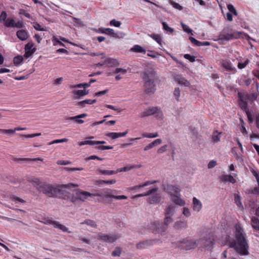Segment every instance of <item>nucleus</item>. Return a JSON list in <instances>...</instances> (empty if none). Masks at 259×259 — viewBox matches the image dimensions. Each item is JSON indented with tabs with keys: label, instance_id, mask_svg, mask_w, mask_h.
Segmentation results:
<instances>
[{
	"label": "nucleus",
	"instance_id": "f257e3e1",
	"mask_svg": "<svg viewBox=\"0 0 259 259\" xmlns=\"http://www.w3.org/2000/svg\"><path fill=\"white\" fill-rule=\"evenodd\" d=\"M235 228V240L229 242V247L234 248L236 251L241 255H247L249 253L246 235L240 224H236Z\"/></svg>",
	"mask_w": 259,
	"mask_h": 259
},
{
	"label": "nucleus",
	"instance_id": "f03ea898",
	"mask_svg": "<svg viewBox=\"0 0 259 259\" xmlns=\"http://www.w3.org/2000/svg\"><path fill=\"white\" fill-rule=\"evenodd\" d=\"M144 80V91L148 95L153 94L156 91V84L154 83L156 79V72L153 69H150L142 72Z\"/></svg>",
	"mask_w": 259,
	"mask_h": 259
},
{
	"label": "nucleus",
	"instance_id": "7ed1b4c3",
	"mask_svg": "<svg viewBox=\"0 0 259 259\" xmlns=\"http://www.w3.org/2000/svg\"><path fill=\"white\" fill-rule=\"evenodd\" d=\"M95 196H100V195L94 194L80 189H77L73 192L70 200L72 203L77 204L84 202L89 197H95Z\"/></svg>",
	"mask_w": 259,
	"mask_h": 259
},
{
	"label": "nucleus",
	"instance_id": "20e7f679",
	"mask_svg": "<svg viewBox=\"0 0 259 259\" xmlns=\"http://www.w3.org/2000/svg\"><path fill=\"white\" fill-rule=\"evenodd\" d=\"M102 192L95 193L94 194H99L100 196H97L98 197H102L107 202L111 201L112 199H115L116 200H121L126 199L127 197L125 195H116V194L118 192L116 190H111L110 189H104L102 190Z\"/></svg>",
	"mask_w": 259,
	"mask_h": 259
},
{
	"label": "nucleus",
	"instance_id": "39448f33",
	"mask_svg": "<svg viewBox=\"0 0 259 259\" xmlns=\"http://www.w3.org/2000/svg\"><path fill=\"white\" fill-rule=\"evenodd\" d=\"M78 186L77 184L69 183L67 185L58 186L57 189H59L56 192L55 197H59L64 199H67L71 198L69 193L67 191V189H70L72 187H77Z\"/></svg>",
	"mask_w": 259,
	"mask_h": 259
},
{
	"label": "nucleus",
	"instance_id": "423d86ee",
	"mask_svg": "<svg viewBox=\"0 0 259 259\" xmlns=\"http://www.w3.org/2000/svg\"><path fill=\"white\" fill-rule=\"evenodd\" d=\"M57 189V186L54 187L53 185L47 183L41 184L38 188L39 191L50 197H55L56 192L59 190V189Z\"/></svg>",
	"mask_w": 259,
	"mask_h": 259
},
{
	"label": "nucleus",
	"instance_id": "0eeeda50",
	"mask_svg": "<svg viewBox=\"0 0 259 259\" xmlns=\"http://www.w3.org/2000/svg\"><path fill=\"white\" fill-rule=\"evenodd\" d=\"M155 115L158 119H162L163 113L160 109L157 107L148 108L140 113V117L144 118L149 116Z\"/></svg>",
	"mask_w": 259,
	"mask_h": 259
},
{
	"label": "nucleus",
	"instance_id": "6e6552de",
	"mask_svg": "<svg viewBox=\"0 0 259 259\" xmlns=\"http://www.w3.org/2000/svg\"><path fill=\"white\" fill-rule=\"evenodd\" d=\"M198 244L197 240L184 239L180 241L178 247L180 249L188 250L196 247Z\"/></svg>",
	"mask_w": 259,
	"mask_h": 259
},
{
	"label": "nucleus",
	"instance_id": "1a4fd4ad",
	"mask_svg": "<svg viewBox=\"0 0 259 259\" xmlns=\"http://www.w3.org/2000/svg\"><path fill=\"white\" fill-rule=\"evenodd\" d=\"M158 239H147L139 242L136 244L137 249H145L152 246Z\"/></svg>",
	"mask_w": 259,
	"mask_h": 259
},
{
	"label": "nucleus",
	"instance_id": "9d476101",
	"mask_svg": "<svg viewBox=\"0 0 259 259\" xmlns=\"http://www.w3.org/2000/svg\"><path fill=\"white\" fill-rule=\"evenodd\" d=\"M202 246L207 250H211L214 244V240L212 235L206 236L201 240Z\"/></svg>",
	"mask_w": 259,
	"mask_h": 259
},
{
	"label": "nucleus",
	"instance_id": "9b49d317",
	"mask_svg": "<svg viewBox=\"0 0 259 259\" xmlns=\"http://www.w3.org/2000/svg\"><path fill=\"white\" fill-rule=\"evenodd\" d=\"M5 25L7 27L18 28H21L24 26L22 22L19 21L17 22H16L12 18H8L5 22Z\"/></svg>",
	"mask_w": 259,
	"mask_h": 259
},
{
	"label": "nucleus",
	"instance_id": "f8f14e48",
	"mask_svg": "<svg viewBox=\"0 0 259 259\" xmlns=\"http://www.w3.org/2000/svg\"><path fill=\"white\" fill-rule=\"evenodd\" d=\"M164 190L172 197L174 195L179 194L180 193V189L178 186L173 185H167L164 188Z\"/></svg>",
	"mask_w": 259,
	"mask_h": 259
},
{
	"label": "nucleus",
	"instance_id": "ddd939ff",
	"mask_svg": "<svg viewBox=\"0 0 259 259\" xmlns=\"http://www.w3.org/2000/svg\"><path fill=\"white\" fill-rule=\"evenodd\" d=\"M119 237L117 235H99L98 239L104 242L113 243L115 242Z\"/></svg>",
	"mask_w": 259,
	"mask_h": 259
},
{
	"label": "nucleus",
	"instance_id": "4468645a",
	"mask_svg": "<svg viewBox=\"0 0 259 259\" xmlns=\"http://www.w3.org/2000/svg\"><path fill=\"white\" fill-rule=\"evenodd\" d=\"M174 78L180 85L188 87L190 85V82L184 77L181 74H174Z\"/></svg>",
	"mask_w": 259,
	"mask_h": 259
},
{
	"label": "nucleus",
	"instance_id": "2eb2a0df",
	"mask_svg": "<svg viewBox=\"0 0 259 259\" xmlns=\"http://www.w3.org/2000/svg\"><path fill=\"white\" fill-rule=\"evenodd\" d=\"M161 199V195L159 193L152 194L149 195L147 199V202L150 204H157L160 203Z\"/></svg>",
	"mask_w": 259,
	"mask_h": 259
},
{
	"label": "nucleus",
	"instance_id": "dca6fc26",
	"mask_svg": "<svg viewBox=\"0 0 259 259\" xmlns=\"http://www.w3.org/2000/svg\"><path fill=\"white\" fill-rule=\"evenodd\" d=\"M238 96L239 97L238 104L240 108L244 111L248 110V104L246 96L242 95L240 93H238Z\"/></svg>",
	"mask_w": 259,
	"mask_h": 259
},
{
	"label": "nucleus",
	"instance_id": "f3484780",
	"mask_svg": "<svg viewBox=\"0 0 259 259\" xmlns=\"http://www.w3.org/2000/svg\"><path fill=\"white\" fill-rule=\"evenodd\" d=\"M34 45L32 42H29L25 46V53L24 57L29 58L31 57L36 51V49L33 47Z\"/></svg>",
	"mask_w": 259,
	"mask_h": 259
},
{
	"label": "nucleus",
	"instance_id": "a211bd4d",
	"mask_svg": "<svg viewBox=\"0 0 259 259\" xmlns=\"http://www.w3.org/2000/svg\"><path fill=\"white\" fill-rule=\"evenodd\" d=\"M176 206L173 204H168L164 210V215L172 217L176 211Z\"/></svg>",
	"mask_w": 259,
	"mask_h": 259
},
{
	"label": "nucleus",
	"instance_id": "6ab92c4d",
	"mask_svg": "<svg viewBox=\"0 0 259 259\" xmlns=\"http://www.w3.org/2000/svg\"><path fill=\"white\" fill-rule=\"evenodd\" d=\"M222 65L227 71L232 72L233 73H235L236 72V68L233 66L232 64L229 60H223L222 61Z\"/></svg>",
	"mask_w": 259,
	"mask_h": 259
},
{
	"label": "nucleus",
	"instance_id": "aec40b11",
	"mask_svg": "<svg viewBox=\"0 0 259 259\" xmlns=\"http://www.w3.org/2000/svg\"><path fill=\"white\" fill-rule=\"evenodd\" d=\"M87 116V114L82 113L77 116L69 117L66 118V120H72L74 121L75 123L77 124H82L84 123V120L81 119V118L86 117Z\"/></svg>",
	"mask_w": 259,
	"mask_h": 259
},
{
	"label": "nucleus",
	"instance_id": "412c9836",
	"mask_svg": "<svg viewBox=\"0 0 259 259\" xmlns=\"http://www.w3.org/2000/svg\"><path fill=\"white\" fill-rule=\"evenodd\" d=\"M171 201L176 205L183 206L186 204L185 201L181 198L180 193L171 197Z\"/></svg>",
	"mask_w": 259,
	"mask_h": 259
},
{
	"label": "nucleus",
	"instance_id": "4be33fe9",
	"mask_svg": "<svg viewBox=\"0 0 259 259\" xmlns=\"http://www.w3.org/2000/svg\"><path fill=\"white\" fill-rule=\"evenodd\" d=\"M220 181L223 183L230 182L232 184L236 183V180L231 175H223L220 178Z\"/></svg>",
	"mask_w": 259,
	"mask_h": 259
},
{
	"label": "nucleus",
	"instance_id": "5701e85b",
	"mask_svg": "<svg viewBox=\"0 0 259 259\" xmlns=\"http://www.w3.org/2000/svg\"><path fill=\"white\" fill-rule=\"evenodd\" d=\"M17 36L21 40H26L29 37V34L27 31L21 29L17 31L16 33Z\"/></svg>",
	"mask_w": 259,
	"mask_h": 259
},
{
	"label": "nucleus",
	"instance_id": "b1692460",
	"mask_svg": "<svg viewBox=\"0 0 259 259\" xmlns=\"http://www.w3.org/2000/svg\"><path fill=\"white\" fill-rule=\"evenodd\" d=\"M73 95L74 96V98L76 99H78L80 97H82L89 94V91H86L85 89L84 90H74L72 92Z\"/></svg>",
	"mask_w": 259,
	"mask_h": 259
},
{
	"label": "nucleus",
	"instance_id": "393cba45",
	"mask_svg": "<svg viewBox=\"0 0 259 259\" xmlns=\"http://www.w3.org/2000/svg\"><path fill=\"white\" fill-rule=\"evenodd\" d=\"M188 227V224L186 221H178L175 223L174 228L177 230L186 229Z\"/></svg>",
	"mask_w": 259,
	"mask_h": 259
},
{
	"label": "nucleus",
	"instance_id": "a878e982",
	"mask_svg": "<svg viewBox=\"0 0 259 259\" xmlns=\"http://www.w3.org/2000/svg\"><path fill=\"white\" fill-rule=\"evenodd\" d=\"M193 209L194 211L199 212L202 208L201 202L196 197L193 198Z\"/></svg>",
	"mask_w": 259,
	"mask_h": 259
},
{
	"label": "nucleus",
	"instance_id": "bb28decb",
	"mask_svg": "<svg viewBox=\"0 0 259 259\" xmlns=\"http://www.w3.org/2000/svg\"><path fill=\"white\" fill-rule=\"evenodd\" d=\"M49 223L52 224L55 228H57L62 230L63 232L70 233L69 231H68V229L66 226L61 224L58 222L50 221Z\"/></svg>",
	"mask_w": 259,
	"mask_h": 259
},
{
	"label": "nucleus",
	"instance_id": "cd10ccee",
	"mask_svg": "<svg viewBox=\"0 0 259 259\" xmlns=\"http://www.w3.org/2000/svg\"><path fill=\"white\" fill-rule=\"evenodd\" d=\"M158 188L157 187L153 188L149 190L148 191H147L146 192H145L144 193L139 194H137V195L134 196L133 197V198H139V197H141L149 196V195H151L152 194H153V193L156 192L158 191Z\"/></svg>",
	"mask_w": 259,
	"mask_h": 259
},
{
	"label": "nucleus",
	"instance_id": "c85d7f7f",
	"mask_svg": "<svg viewBox=\"0 0 259 259\" xmlns=\"http://www.w3.org/2000/svg\"><path fill=\"white\" fill-rule=\"evenodd\" d=\"M104 64L108 65L109 67H115L119 65L117 60L111 58H107L104 61Z\"/></svg>",
	"mask_w": 259,
	"mask_h": 259
},
{
	"label": "nucleus",
	"instance_id": "c756f323",
	"mask_svg": "<svg viewBox=\"0 0 259 259\" xmlns=\"http://www.w3.org/2000/svg\"><path fill=\"white\" fill-rule=\"evenodd\" d=\"M127 133V130L123 133H109L107 134V136L111 138L112 139H116L121 137L125 136Z\"/></svg>",
	"mask_w": 259,
	"mask_h": 259
},
{
	"label": "nucleus",
	"instance_id": "7c9ffc66",
	"mask_svg": "<svg viewBox=\"0 0 259 259\" xmlns=\"http://www.w3.org/2000/svg\"><path fill=\"white\" fill-rule=\"evenodd\" d=\"M189 40L190 41L195 45L196 46L200 47V46H209L210 43L208 41H204V42H201L197 40H196L195 38H194L193 37H190Z\"/></svg>",
	"mask_w": 259,
	"mask_h": 259
},
{
	"label": "nucleus",
	"instance_id": "2f4dec72",
	"mask_svg": "<svg viewBox=\"0 0 259 259\" xmlns=\"http://www.w3.org/2000/svg\"><path fill=\"white\" fill-rule=\"evenodd\" d=\"M141 167V165H133L131 166H126L123 167L118 168L116 170L118 172H120L122 171H130L134 168H140Z\"/></svg>",
	"mask_w": 259,
	"mask_h": 259
},
{
	"label": "nucleus",
	"instance_id": "473e14b6",
	"mask_svg": "<svg viewBox=\"0 0 259 259\" xmlns=\"http://www.w3.org/2000/svg\"><path fill=\"white\" fill-rule=\"evenodd\" d=\"M96 102V99H93V100L87 99V100H84L79 102L77 103V105L81 108H83L85 106L86 104L91 105V104L95 103Z\"/></svg>",
	"mask_w": 259,
	"mask_h": 259
},
{
	"label": "nucleus",
	"instance_id": "72a5a7b5",
	"mask_svg": "<svg viewBox=\"0 0 259 259\" xmlns=\"http://www.w3.org/2000/svg\"><path fill=\"white\" fill-rule=\"evenodd\" d=\"M79 224L80 225H87L93 228H96L97 227L96 223L94 221L90 219H87L84 221L80 222Z\"/></svg>",
	"mask_w": 259,
	"mask_h": 259
},
{
	"label": "nucleus",
	"instance_id": "f704fd0d",
	"mask_svg": "<svg viewBox=\"0 0 259 259\" xmlns=\"http://www.w3.org/2000/svg\"><path fill=\"white\" fill-rule=\"evenodd\" d=\"M251 225L254 229L259 230V220L257 218L252 217L251 218Z\"/></svg>",
	"mask_w": 259,
	"mask_h": 259
},
{
	"label": "nucleus",
	"instance_id": "c9c22d12",
	"mask_svg": "<svg viewBox=\"0 0 259 259\" xmlns=\"http://www.w3.org/2000/svg\"><path fill=\"white\" fill-rule=\"evenodd\" d=\"M98 174H101L104 175H112L117 174V170H103L99 169L97 170Z\"/></svg>",
	"mask_w": 259,
	"mask_h": 259
},
{
	"label": "nucleus",
	"instance_id": "e433bc0d",
	"mask_svg": "<svg viewBox=\"0 0 259 259\" xmlns=\"http://www.w3.org/2000/svg\"><path fill=\"white\" fill-rule=\"evenodd\" d=\"M160 223L157 221L152 222L147 226L148 229L153 233H156L157 226H159Z\"/></svg>",
	"mask_w": 259,
	"mask_h": 259
},
{
	"label": "nucleus",
	"instance_id": "4c0bfd02",
	"mask_svg": "<svg viewBox=\"0 0 259 259\" xmlns=\"http://www.w3.org/2000/svg\"><path fill=\"white\" fill-rule=\"evenodd\" d=\"M131 50L132 52L136 53H145L146 50L139 45H135L133 48H131Z\"/></svg>",
	"mask_w": 259,
	"mask_h": 259
},
{
	"label": "nucleus",
	"instance_id": "58836bf2",
	"mask_svg": "<svg viewBox=\"0 0 259 259\" xmlns=\"http://www.w3.org/2000/svg\"><path fill=\"white\" fill-rule=\"evenodd\" d=\"M167 227L165 226L164 224H160L159 226H157L156 233L161 235L164 234V233L167 230Z\"/></svg>",
	"mask_w": 259,
	"mask_h": 259
},
{
	"label": "nucleus",
	"instance_id": "ea45409f",
	"mask_svg": "<svg viewBox=\"0 0 259 259\" xmlns=\"http://www.w3.org/2000/svg\"><path fill=\"white\" fill-rule=\"evenodd\" d=\"M27 180L31 183L34 184L37 186H40L41 185V182L39 179L35 177H28L27 179Z\"/></svg>",
	"mask_w": 259,
	"mask_h": 259
},
{
	"label": "nucleus",
	"instance_id": "a19ab883",
	"mask_svg": "<svg viewBox=\"0 0 259 259\" xmlns=\"http://www.w3.org/2000/svg\"><path fill=\"white\" fill-rule=\"evenodd\" d=\"M174 221L172 217L171 216H166L164 215V218L163 220V224L164 225L168 228V225L172 223Z\"/></svg>",
	"mask_w": 259,
	"mask_h": 259
},
{
	"label": "nucleus",
	"instance_id": "79ce46f5",
	"mask_svg": "<svg viewBox=\"0 0 259 259\" xmlns=\"http://www.w3.org/2000/svg\"><path fill=\"white\" fill-rule=\"evenodd\" d=\"M18 160L25 162H30V161H42L44 160L43 158H22L18 159Z\"/></svg>",
	"mask_w": 259,
	"mask_h": 259
},
{
	"label": "nucleus",
	"instance_id": "37998d69",
	"mask_svg": "<svg viewBox=\"0 0 259 259\" xmlns=\"http://www.w3.org/2000/svg\"><path fill=\"white\" fill-rule=\"evenodd\" d=\"M104 34L112 36L113 37H118L117 34L114 32V30L109 28H106Z\"/></svg>",
	"mask_w": 259,
	"mask_h": 259
},
{
	"label": "nucleus",
	"instance_id": "c03bdc74",
	"mask_svg": "<svg viewBox=\"0 0 259 259\" xmlns=\"http://www.w3.org/2000/svg\"><path fill=\"white\" fill-rule=\"evenodd\" d=\"M151 37L154 39L160 46H162V39L161 37L158 34H150L149 35Z\"/></svg>",
	"mask_w": 259,
	"mask_h": 259
},
{
	"label": "nucleus",
	"instance_id": "a18cd8bd",
	"mask_svg": "<svg viewBox=\"0 0 259 259\" xmlns=\"http://www.w3.org/2000/svg\"><path fill=\"white\" fill-rule=\"evenodd\" d=\"M221 134V133H218V131H215L213 133L212 136V139L214 142L216 143V142L220 141V138H221V136H220Z\"/></svg>",
	"mask_w": 259,
	"mask_h": 259
},
{
	"label": "nucleus",
	"instance_id": "49530a36",
	"mask_svg": "<svg viewBox=\"0 0 259 259\" xmlns=\"http://www.w3.org/2000/svg\"><path fill=\"white\" fill-rule=\"evenodd\" d=\"M121 248L119 247H117L112 252V255L114 257H118L120 255L121 253Z\"/></svg>",
	"mask_w": 259,
	"mask_h": 259
},
{
	"label": "nucleus",
	"instance_id": "de8ad7c7",
	"mask_svg": "<svg viewBox=\"0 0 259 259\" xmlns=\"http://www.w3.org/2000/svg\"><path fill=\"white\" fill-rule=\"evenodd\" d=\"M0 133L9 135H13L14 134L15 131L14 129H0Z\"/></svg>",
	"mask_w": 259,
	"mask_h": 259
},
{
	"label": "nucleus",
	"instance_id": "09e8293b",
	"mask_svg": "<svg viewBox=\"0 0 259 259\" xmlns=\"http://www.w3.org/2000/svg\"><path fill=\"white\" fill-rule=\"evenodd\" d=\"M249 60L248 59H245L243 62H239L238 64V67L240 69L244 68L249 63Z\"/></svg>",
	"mask_w": 259,
	"mask_h": 259
},
{
	"label": "nucleus",
	"instance_id": "8fccbe9b",
	"mask_svg": "<svg viewBox=\"0 0 259 259\" xmlns=\"http://www.w3.org/2000/svg\"><path fill=\"white\" fill-rule=\"evenodd\" d=\"M240 196L238 194H234V201L236 205L239 207H243L240 200Z\"/></svg>",
	"mask_w": 259,
	"mask_h": 259
},
{
	"label": "nucleus",
	"instance_id": "3c124183",
	"mask_svg": "<svg viewBox=\"0 0 259 259\" xmlns=\"http://www.w3.org/2000/svg\"><path fill=\"white\" fill-rule=\"evenodd\" d=\"M10 199L12 201L16 202H18L20 203H23L24 202V200L14 195H11L10 196Z\"/></svg>",
	"mask_w": 259,
	"mask_h": 259
},
{
	"label": "nucleus",
	"instance_id": "603ef678",
	"mask_svg": "<svg viewBox=\"0 0 259 259\" xmlns=\"http://www.w3.org/2000/svg\"><path fill=\"white\" fill-rule=\"evenodd\" d=\"M181 90L179 88L177 87L175 89L174 92V96L175 97L177 101H179L180 97Z\"/></svg>",
	"mask_w": 259,
	"mask_h": 259
},
{
	"label": "nucleus",
	"instance_id": "864d4df0",
	"mask_svg": "<svg viewBox=\"0 0 259 259\" xmlns=\"http://www.w3.org/2000/svg\"><path fill=\"white\" fill-rule=\"evenodd\" d=\"M142 136L144 138H154L157 137L158 135L157 133H143Z\"/></svg>",
	"mask_w": 259,
	"mask_h": 259
},
{
	"label": "nucleus",
	"instance_id": "5fc2aeb1",
	"mask_svg": "<svg viewBox=\"0 0 259 259\" xmlns=\"http://www.w3.org/2000/svg\"><path fill=\"white\" fill-rule=\"evenodd\" d=\"M68 141V139L64 138L62 139H58V140H54L51 142H50L48 145H51L54 144H58L60 143H63V142H67Z\"/></svg>",
	"mask_w": 259,
	"mask_h": 259
},
{
	"label": "nucleus",
	"instance_id": "6e6d98bb",
	"mask_svg": "<svg viewBox=\"0 0 259 259\" xmlns=\"http://www.w3.org/2000/svg\"><path fill=\"white\" fill-rule=\"evenodd\" d=\"M23 58L22 56H18L14 58V63L18 65L20 64L23 61Z\"/></svg>",
	"mask_w": 259,
	"mask_h": 259
},
{
	"label": "nucleus",
	"instance_id": "4d7b16f0",
	"mask_svg": "<svg viewBox=\"0 0 259 259\" xmlns=\"http://www.w3.org/2000/svg\"><path fill=\"white\" fill-rule=\"evenodd\" d=\"M78 145L80 146L84 145H94V141L91 140H86L84 141H82L79 143Z\"/></svg>",
	"mask_w": 259,
	"mask_h": 259
},
{
	"label": "nucleus",
	"instance_id": "13d9d810",
	"mask_svg": "<svg viewBox=\"0 0 259 259\" xmlns=\"http://www.w3.org/2000/svg\"><path fill=\"white\" fill-rule=\"evenodd\" d=\"M227 8L229 10L230 12L233 13L234 15L236 16L237 15V11L232 5H228Z\"/></svg>",
	"mask_w": 259,
	"mask_h": 259
},
{
	"label": "nucleus",
	"instance_id": "bf43d9fd",
	"mask_svg": "<svg viewBox=\"0 0 259 259\" xmlns=\"http://www.w3.org/2000/svg\"><path fill=\"white\" fill-rule=\"evenodd\" d=\"M53 42H54V45L56 46L57 44H59L60 46L64 47L65 45L63 43L61 42L59 39H58L56 37L54 36L52 39Z\"/></svg>",
	"mask_w": 259,
	"mask_h": 259
},
{
	"label": "nucleus",
	"instance_id": "052dcab7",
	"mask_svg": "<svg viewBox=\"0 0 259 259\" xmlns=\"http://www.w3.org/2000/svg\"><path fill=\"white\" fill-rule=\"evenodd\" d=\"M184 57L186 59L189 60L191 62H194L195 61V57L194 56H191L189 54H185Z\"/></svg>",
	"mask_w": 259,
	"mask_h": 259
},
{
	"label": "nucleus",
	"instance_id": "680f3d73",
	"mask_svg": "<svg viewBox=\"0 0 259 259\" xmlns=\"http://www.w3.org/2000/svg\"><path fill=\"white\" fill-rule=\"evenodd\" d=\"M110 24L112 26H114L116 27H119L121 25V22L118 21H116L115 19H112L110 22Z\"/></svg>",
	"mask_w": 259,
	"mask_h": 259
},
{
	"label": "nucleus",
	"instance_id": "e2e57ef3",
	"mask_svg": "<svg viewBox=\"0 0 259 259\" xmlns=\"http://www.w3.org/2000/svg\"><path fill=\"white\" fill-rule=\"evenodd\" d=\"M181 25L183 28V29L184 31L187 33H192V30L187 25L183 23H181Z\"/></svg>",
	"mask_w": 259,
	"mask_h": 259
},
{
	"label": "nucleus",
	"instance_id": "0e129e2a",
	"mask_svg": "<svg viewBox=\"0 0 259 259\" xmlns=\"http://www.w3.org/2000/svg\"><path fill=\"white\" fill-rule=\"evenodd\" d=\"M162 24L163 25V29L165 30L169 31L170 32H172L174 31V29L169 27L166 22H163Z\"/></svg>",
	"mask_w": 259,
	"mask_h": 259
},
{
	"label": "nucleus",
	"instance_id": "69168bd1",
	"mask_svg": "<svg viewBox=\"0 0 259 259\" xmlns=\"http://www.w3.org/2000/svg\"><path fill=\"white\" fill-rule=\"evenodd\" d=\"M183 214L187 218L191 215V212L189 209L187 207H184L183 208Z\"/></svg>",
	"mask_w": 259,
	"mask_h": 259
},
{
	"label": "nucleus",
	"instance_id": "338daca9",
	"mask_svg": "<svg viewBox=\"0 0 259 259\" xmlns=\"http://www.w3.org/2000/svg\"><path fill=\"white\" fill-rule=\"evenodd\" d=\"M114 72L115 73H120L122 74H125L127 72V70L125 69H123L121 68H117L115 69Z\"/></svg>",
	"mask_w": 259,
	"mask_h": 259
},
{
	"label": "nucleus",
	"instance_id": "774afa93",
	"mask_svg": "<svg viewBox=\"0 0 259 259\" xmlns=\"http://www.w3.org/2000/svg\"><path fill=\"white\" fill-rule=\"evenodd\" d=\"M167 147V145H164L161 146L157 150V153L159 154H161V153H164V152H165L166 151Z\"/></svg>",
	"mask_w": 259,
	"mask_h": 259
}]
</instances>
